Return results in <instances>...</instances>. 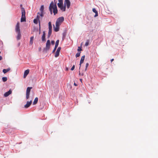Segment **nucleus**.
Wrapping results in <instances>:
<instances>
[{"label":"nucleus","instance_id":"obj_1","mask_svg":"<svg viewBox=\"0 0 158 158\" xmlns=\"http://www.w3.org/2000/svg\"><path fill=\"white\" fill-rule=\"evenodd\" d=\"M25 12L24 8H23L22 9V17L21 19V22H23L25 21Z\"/></svg>","mask_w":158,"mask_h":158},{"label":"nucleus","instance_id":"obj_2","mask_svg":"<svg viewBox=\"0 0 158 158\" xmlns=\"http://www.w3.org/2000/svg\"><path fill=\"white\" fill-rule=\"evenodd\" d=\"M50 4H52L51 8L53 10V13H54V15H55L57 13V6L56 5H54L52 2Z\"/></svg>","mask_w":158,"mask_h":158},{"label":"nucleus","instance_id":"obj_3","mask_svg":"<svg viewBox=\"0 0 158 158\" xmlns=\"http://www.w3.org/2000/svg\"><path fill=\"white\" fill-rule=\"evenodd\" d=\"M64 20V18L63 17H60L57 19L56 23L60 25Z\"/></svg>","mask_w":158,"mask_h":158},{"label":"nucleus","instance_id":"obj_4","mask_svg":"<svg viewBox=\"0 0 158 158\" xmlns=\"http://www.w3.org/2000/svg\"><path fill=\"white\" fill-rule=\"evenodd\" d=\"M64 5L65 7L66 6L67 8L69 9L70 6V2L69 0H64Z\"/></svg>","mask_w":158,"mask_h":158},{"label":"nucleus","instance_id":"obj_5","mask_svg":"<svg viewBox=\"0 0 158 158\" xmlns=\"http://www.w3.org/2000/svg\"><path fill=\"white\" fill-rule=\"evenodd\" d=\"M50 47V42L49 40H48L47 41L46 44V46L45 48V49L46 50H48Z\"/></svg>","mask_w":158,"mask_h":158},{"label":"nucleus","instance_id":"obj_6","mask_svg":"<svg viewBox=\"0 0 158 158\" xmlns=\"http://www.w3.org/2000/svg\"><path fill=\"white\" fill-rule=\"evenodd\" d=\"M60 49L61 48L60 47H59L57 48L55 55V57H57L59 56Z\"/></svg>","mask_w":158,"mask_h":158},{"label":"nucleus","instance_id":"obj_7","mask_svg":"<svg viewBox=\"0 0 158 158\" xmlns=\"http://www.w3.org/2000/svg\"><path fill=\"white\" fill-rule=\"evenodd\" d=\"M44 13H42L41 12H38L37 13V17L38 19L40 18H42L44 16Z\"/></svg>","mask_w":158,"mask_h":158},{"label":"nucleus","instance_id":"obj_8","mask_svg":"<svg viewBox=\"0 0 158 158\" xmlns=\"http://www.w3.org/2000/svg\"><path fill=\"white\" fill-rule=\"evenodd\" d=\"M15 31L16 32H20V30L19 28V23H17L16 26Z\"/></svg>","mask_w":158,"mask_h":158},{"label":"nucleus","instance_id":"obj_9","mask_svg":"<svg viewBox=\"0 0 158 158\" xmlns=\"http://www.w3.org/2000/svg\"><path fill=\"white\" fill-rule=\"evenodd\" d=\"M60 25L56 23V27L54 25L53 28L55 31L57 32L59 31V29Z\"/></svg>","mask_w":158,"mask_h":158},{"label":"nucleus","instance_id":"obj_10","mask_svg":"<svg viewBox=\"0 0 158 158\" xmlns=\"http://www.w3.org/2000/svg\"><path fill=\"white\" fill-rule=\"evenodd\" d=\"M59 40H57L56 41V44H55V47H54V49L53 50L52 52V53H54L55 52V51L56 50V48H57V47L58 45V44H59Z\"/></svg>","mask_w":158,"mask_h":158},{"label":"nucleus","instance_id":"obj_11","mask_svg":"<svg viewBox=\"0 0 158 158\" xmlns=\"http://www.w3.org/2000/svg\"><path fill=\"white\" fill-rule=\"evenodd\" d=\"M32 103V101L31 100L30 101H27V102L26 104L24 105V107L25 108H28L31 104Z\"/></svg>","mask_w":158,"mask_h":158},{"label":"nucleus","instance_id":"obj_12","mask_svg":"<svg viewBox=\"0 0 158 158\" xmlns=\"http://www.w3.org/2000/svg\"><path fill=\"white\" fill-rule=\"evenodd\" d=\"M12 91L11 90H9L8 91L6 92L4 94V96L5 97L8 96L9 95L11 94Z\"/></svg>","mask_w":158,"mask_h":158},{"label":"nucleus","instance_id":"obj_13","mask_svg":"<svg viewBox=\"0 0 158 158\" xmlns=\"http://www.w3.org/2000/svg\"><path fill=\"white\" fill-rule=\"evenodd\" d=\"M29 72V70L28 69L26 70H25L24 72V75H23V78H25L27 75L28 74Z\"/></svg>","mask_w":158,"mask_h":158},{"label":"nucleus","instance_id":"obj_14","mask_svg":"<svg viewBox=\"0 0 158 158\" xmlns=\"http://www.w3.org/2000/svg\"><path fill=\"white\" fill-rule=\"evenodd\" d=\"M63 0H62L61 1H58L59 3H57V5L58 7L60 8L63 5Z\"/></svg>","mask_w":158,"mask_h":158},{"label":"nucleus","instance_id":"obj_15","mask_svg":"<svg viewBox=\"0 0 158 158\" xmlns=\"http://www.w3.org/2000/svg\"><path fill=\"white\" fill-rule=\"evenodd\" d=\"M85 56H82L81 58V60H80V68H79V69L80 68V67H81V64H82L83 62H84V59H85Z\"/></svg>","mask_w":158,"mask_h":158},{"label":"nucleus","instance_id":"obj_16","mask_svg":"<svg viewBox=\"0 0 158 158\" xmlns=\"http://www.w3.org/2000/svg\"><path fill=\"white\" fill-rule=\"evenodd\" d=\"M42 41H45V34L44 31L43 32V35L42 37Z\"/></svg>","mask_w":158,"mask_h":158},{"label":"nucleus","instance_id":"obj_17","mask_svg":"<svg viewBox=\"0 0 158 158\" xmlns=\"http://www.w3.org/2000/svg\"><path fill=\"white\" fill-rule=\"evenodd\" d=\"M10 70V68H8V69H3L2 70V72L4 73H6L7 72H9Z\"/></svg>","mask_w":158,"mask_h":158},{"label":"nucleus","instance_id":"obj_18","mask_svg":"<svg viewBox=\"0 0 158 158\" xmlns=\"http://www.w3.org/2000/svg\"><path fill=\"white\" fill-rule=\"evenodd\" d=\"M17 40H19L20 39L21 35L20 32H17Z\"/></svg>","mask_w":158,"mask_h":158},{"label":"nucleus","instance_id":"obj_19","mask_svg":"<svg viewBox=\"0 0 158 158\" xmlns=\"http://www.w3.org/2000/svg\"><path fill=\"white\" fill-rule=\"evenodd\" d=\"M32 87H28L27 88V90H26V93L27 94H29L30 93V92L31 91V89H32Z\"/></svg>","mask_w":158,"mask_h":158},{"label":"nucleus","instance_id":"obj_20","mask_svg":"<svg viewBox=\"0 0 158 158\" xmlns=\"http://www.w3.org/2000/svg\"><path fill=\"white\" fill-rule=\"evenodd\" d=\"M44 7L43 5L41 6L40 8V12H41L42 13L44 12Z\"/></svg>","mask_w":158,"mask_h":158},{"label":"nucleus","instance_id":"obj_21","mask_svg":"<svg viewBox=\"0 0 158 158\" xmlns=\"http://www.w3.org/2000/svg\"><path fill=\"white\" fill-rule=\"evenodd\" d=\"M38 98L36 97V98H35V99L34 101L33 102V105L36 104L38 102Z\"/></svg>","mask_w":158,"mask_h":158},{"label":"nucleus","instance_id":"obj_22","mask_svg":"<svg viewBox=\"0 0 158 158\" xmlns=\"http://www.w3.org/2000/svg\"><path fill=\"white\" fill-rule=\"evenodd\" d=\"M60 8L61 10H62L63 11H65L66 7H65V6H63V5L60 7Z\"/></svg>","mask_w":158,"mask_h":158},{"label":"nucleus","instance_id":"obj_23","mask_svg":"<svg viewBox=\"0 0 158 158\" xmlns=\"http://www.w3.org/2000/svg\"><path fill=\"white\" fill-rule=\"evenodd\" d=\"M33 39H34V37L33 36L31 37V38H30V44H31V45L33 43Z\"/></svg>","mask_w":158,"mask_h":158},{"label":"nucleus","instance_id":"obj_24","mask_svg":"<svg viewBox=\"0 0 158 158\" xmlns=\"http://www.w3.org/2000/svg\"><path fill=\"white\" fill-rule=\"evenodd\" d=\"M52 5V4H50L49 7V10L50 12V13H51V14H52V8H51Z\"/></svg>","mask_w":158,"mask_h":158},{"label":"nucleus","instance_id":"obj_25","mask_svg":"<svg viewBox=\"0 0 158 158\" xmlns=\"http://www.w3.org/2000/svg\"><path fill=\"white\" fill-rule=\"evenodd\" d=\"M39 19H38L37 18V19H34V21H33L34 23H35L37 24L38 23V20H39Z\"/></svg>","mask_w":158,"mask_h":158},{"label":"nucleus","instance_id":"obj_26","mask_svg":"<svg viewBox=\"0 0 158 158\" xmlns=\"http://www.w3.org/2000/svg\"><path fill=\"white\" fill-rule=\"evenodd\" d=\"M52 29H49L48 36H50L52 34Z\"/></svg>","mask_w":158,"mask_h":158},{"label":"nucleus","instance_id":"obj_27","mask_svg":"<svg viewBox=\"0 0 158 158\" xmlns=\"http://www.w3.org/2000/svg\"><path fill=\"white\" fill-rule=\"evenodd\" d=\"M48 28L49 29H52V26L50 22L48 23Z\"/></svg>","mask_w":158,"mask_h":158},{"label":"nucleus","instance_id":"obj_28","mask_svg":"<svg viewBox=\"0 0 158 158\" xmlns=\"http://www.w3.org/2000/svg\"><path fill=\"white\" fill-rule=\"evenodd\" d=\"M2 80L3 82H5L7 80V78L6 77H3Z\"/></svg>","mask_w":158,"mask_h":158},{"label":"nucleus","instance_id":"obj_29","mask_svg":"<svg viewBox=\"0 0 158 158\" xmlns=\"http://www.w3.org/2000/svg\"><path fill=\"white\" fill-rule=\"evenodd\" d=\"M80 52H78L77 53L76 55V57H78L79 56H80Z\"/></svg>","mask_w":158,"mask_h":158},{"label":"nucleus","instance_id":"obj_30","mask_svg":"<svg viewBox=\"0 0 158 158\" xmlns=\"http://www.w3.org/2000/svg\"><path fill=\"white\" fill-rule=\"evenodd\" d=\"M29 94H26V98L27 99L29 98Z\"/></svg>","mask_w":158,"mask_h":158},{"label":"nucleus","instance_id":"obj_31","mask_svg":"<svg viewBox=\"0 0 158 158\" xmlns=\"http://www.w3.org/2000/svg\"><path fill=\"white\" fill-rule=\"evenodd\" d=\"M89 41H87L85 44V45L86 46H87L88 45H89Z\"/></svg>","mask_w":158,"mask_h":158},{"label":"nucleus","instance_id":"obj_32","mask_svg":"<svg viewBox=\"0 0 158 158\" xmlns=\"http://www.w3.org/2000/svg\"><path fill=\"white\" fill-rule=\"evenodd\" d=\"M92 10H93V11L95 13H96L97 12V11L96 10V9L95 8H93Z\"/></svg>","mask_w":158,"mask_h":158},{"label":"nucleus","instance_id":"obj_33","mask_svg":"<svg viewBox=\"0 0 158 158\" xmlns=\"http://www.w3.org/2000/svg\"><path fill=\"white\" fill-rule=\"evenodd\" d=\"M81 50H82V49H81V48L80 47H78V48L77 49V51H81Z\"/></svg>","mask_w":158,"mask_h":158},{"label":"nucleus","instance_id":"obj_34","mask_svg":"<svg viewBox=\"0 0 158 158\" xmlns=\"http://www.w3.org/2000/svg\"><path fill=\"white\" fill-rule=\"evenodd\" d=\"M75 68V65H73L72 67V68H71V70H72V71H73V70Z\"/></svg>","mask_w":158,"mask_h":158},{"label":"nucleus","instance_id":"obj_35","mask_svg":"<svg viewBox=\"0 0 158 158\" xmlns=\"http://www.w3.org/2000/svg\"><path fill=\"white\" fill-rule=\"evenodd\" d=\"M63 39L64 38L65 36V35H66V34L65 33H64L63 34Z\"/></svg>","mask_w":158,"mask_h":158},{"label":"nucleus","instance_id":"obj_36","mask_svg":"<svg viewBox=\"0 0 158 158\" xmlns=\"http://www.w3.org/2000/svg\"><path fill=\"white\" fill-rule=\"evenodd\" d=\"M95 13V15L94 16V17H95L97 16H98V12L96 13Z\"/></svg>","mask_w":158,"mask_h":158},{"label":"nucleus","instance_id":"obj_37","mask_svg":"<svg viewBox=\"0 0 158 158\" xmlns=\"http://www.w3.org/2000/svg\"><path fill=\"white\" fill-rule=\"evenodd\" d=\"M89 63H87L86 64V66H85V67H86V68H87L88 66H89Z\"/></svg>","mask_w":158,"mask_h":158},{"label":"nucleus","instance_id":"obj_38","mask_svg":"<svg viewBox=\"0 0 158 158\" xmlns=\"http://www.w3.org/2000/svg\"><path fill=\"white\" fill-rule=\"evenodd\" d=\"M51 42L52 44H54L55 43V41H52Z\"/></svg>","mask_w":158,"mask_h":158},{"label":"nucleus","instance_id":"obj_39","mask_svg":"<svg viewBox=\"0 0 158 158\" xmlns=\"http://www.w3.org/2000/svg\"><path fill=\"white\" fill-rule=\"evenodd\" d=\"M2 59V56H0V60H1Z\"/></svg>","mask_w":158,"mask_h":158},{"label":"nucleus","instance_id":"obj_40","mask_svg":"<svg viewBox=\"0 0 158 158\" xmlns=\"http://www.w3.org/2000/svg\"><path fill=\"white\" fill-rule=\"evenodd\" d=\"M113 60H114L113 59H111V62H112Z\"/></svg>","mask_w":158,"mask_h":158},{"label":"nucleus","instance_id":"obj_41","mask_svg":"<svg viewBox=\"0 0 158 158\" xmlns=\"http://www.w3.org/2000/svg\"><path fill=\"white\" fill-rule=\"evenodd\" d=\"M74 85L75 86H77V85L76 84V83H74Z\"/></svg>","mask_w":158,"mask_h":158},{"label":"nucleus","instance_id":"obj_42","mask_svg":"<svg viewBox=\"0 0 158 158\" xmlns=\"http://www.w3.org/2000/svg\"><path fill=\"white\" fill-rule=\"evenodd\" d=\"M87 69V68H86V67H85V71Z\"/></svg>","mask_w":158,"mask_h":158},{"label":"nucleus","instance_id":"obj_43","mask_svg":"<svg viewBox=\"0 0 158 158\" xmlns=\"http://www.w3.org/2000/svg\"><path fill=\"white\" fill-rule=\"evenodd\" d=\"M80 81L81 82H82V79H80Z\"/></svg>","mask_w":158,"mask_h":158},{"label":"nucleus","instance_id":"obj_44","mask_svg":"<svg viewBox=\"0 0 158 158\" xmlns=\"http://www.w3.org/2000/svg\"><path fill=\"white\" fill-rule=\"evenodd\" d=\"M40 28H39L40 31Z\"/></svg>","mask_w":158,"mask_h":158},{"label":"nucleus","instance_id":"obj_45","mask_svg":"<svg viewBox=\"0 0 158 158\" xmlns=\"http://www.w3.org/2000/svg\"><path fill=\"white\" fill-rule=\"evenodd\" d=\"M61 0H58V1H60V2L61 1Z\"/></svg>","mask_w":158,"mask_h":158},{"label":"nucleus","instance_id":"obj_46","mask_svg":"<svg viewBox=\"0 0 158 158\" xmlns=\"http://www.w3.org/2000/svg\"><path fill=\"white\" fill-rule=\"evenodd\" d=\"M79 75H80L81 74V73H80L79 72Z\"/></svg>","mask_w":158,"mask_h":158},{"label":"nucleus","instance_id":"obj_47","mask_svg":"<svg viewBox=\"0 0 158 158\" xmlns=\"http://www.w3.org/2000/svg\"><path fill=\"white\" fill-rule=\"evenodd\" d=\"M83 73L81 74V75H82V76H83Z\"/></svg>","mask_w":158,"mask_h":158},{"label":"nucleus","instance_id":"obj_48","mask_svg":"<svg viewBox=\"0 0 158 158\" xmlns=\"http://www.w3.org/2000/svg\"><path fill=\"white\" fill-rule=\"evenodd\" d=\"M1 53V52L0 51V54Z\"/></svg>","mask_w":158,"mask_h":158}]
</instances>
